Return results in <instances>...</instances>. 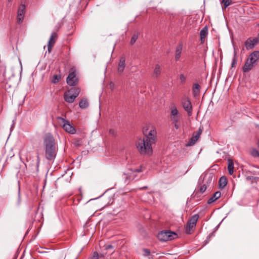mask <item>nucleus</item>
Listing matches in <instances>:
<instances>
[{
	"label": "nucleus",
	"instance_id": "a19ab883",
	"mask_svg": "<svg viewBox=\"0 0 259 259\" xmlns=\"http://www.w3.org/2000/svg\"><path fill=\"white\" fill-rule=\"evenodd\" d=\"M175 127L176 128V129H178L179 128V125L178 124H177V123H175Z\"/></svg>",
	"mask_w": 259,
	"mask_h": 259
},
{
	"label": "nucleus",
	"instance_id": "6ab92c4d",
	"mask_svg": "<svg viewBox=\"0 0 259 259\" xmlns=\"http://www.w3.org/2000/svg\"><path fill=\"white\" fill-rule=\"evenodd\" d=\"M200 86L197 83H195L193 84L192 91L194 97H197L200 94Z\"/></svg>",
	"mask_w": 259,
	"mask_h": 259
},
{
	"label": "nucleus",
	"instance_id": "7c9ffc66",
	"mask_svg": "<svg viewBox=\"0 0 259 259\" xmlns=\"http://www.w3.org/2000/svg\"><path fill=\"white\" fill-rule=\"evenodd\" d=\"M142 251L143 252V255L144 256H148L150 255V250L148 248H143Z\"/></svg>",
	"mask_w": 259,
	"mask_h": 259
},
{
	"label": "nucleus",
	"instance_id": "79ce46f5",
	"mask_svg": "<svg viewBox=\"0 0 259 259\" xmlns=\"http://www.w3.org/2000/svg\"><path fill=\"white\" fill-rule=\"evenodd\" d=\"M211 180H212V177H209L208 181H209V182L210 183Z\"/></svg>",
	"mask_w": 259,
	"mask_h": 259
},
{
	"label": "nucleus",
	"instance_id": "20e7f679",
	"mask_svg": "<svg viewBox=\"0 0 259 259\" xmlns=\"http://www.w3.org/2000/svg\"><path fill=\"white\" fill-rule=\"evenodd\" d=\"M79 90L77 88L71 89L67 92L64 93V98L66 102L69 103H72L74 102L75 99L79 95Z\"/></svg>",
	"mask_w": 259,
	"mask_h": 259
},
{
	"label": "nucleus",
	"instance_id": "4c0bfd02",
	"mask_svg": "<svg viewBox=\"0 0 259 259\" xmlns=\"http://www.w3.org/2000/svg\"><path fill=\"white\" fill-rule=\"evenodd\" d=\"M180 79L182 82H184L186 80V77L183 74H181L180 75Z\"/></svg>",
	"mask_w": 259,
	"mask_h": 259
},
{
	"label": "nucleus",
	"instance_id": "4468645a",
	"mask_svg": "<svg viewBox=\"0 0 259 259\" xmlns=\"http://www.w3.org/2000/svg\"><path fill=\"white\" fill-rule=\"evenodd\" d=\"M125 58L124 56H121L120 58L119 62L118 65L117 71L119 73L123 72L125 67Z\"/></svg>",
	"mask_w": 259,
	"mask_h": 259
},
{
	"label": "nucleus",
	"instance_id": "49530a36",
	"mask_svg": "<svg viewBox=\"0 0 259 259\" xmlns=\"http://www.w3.org/2000/svg\"><path fill=\"white\" fill-rule=\"evenodd\" d=\"M210 236H209L208 237V238H207V239H209L210 238Z\"/></svg>",
	"mask_w": 259,
	"mask_h": 259
},
{
	"label": "nucleus",
	"instance_id": "de8ad7c7",
	"mask_svg": "<svg viewBox=\"0 0 259 259\" xmlns=\"http://www.w3.org/2000/svg\"><path fill=\"white\" fill-rule=\"evenodd\" d=\"M258 36H259V33H258Z\"/></svg>",
	"mask_w": 259,
	"mask_h": 259
},
{
	"label": "nucleus",
	"instance_id": "a878e982",
	"mask_svg": "<svg viewBox=\"0 0 259 259\" xmlns=\"http://www.w3.org/2000/svg\"><path fill=\"white\" fill-rule=\"evenodd\" d=\"M170 114L171 117L179 116L178 110L176 106L172 105L170 107Z\"/></svg>",
	"mask_w": 259,
	"mask_h": 259
},
{
	"label": "nucleus",
	"instance_id": "423d86ee",
	"mask_svg": "<svg viewBox=\"0 0 259 259\" xmlns=\"http://www.w3.org/2000/svg\"><path fill=\"white\" fill-rule=\"evenodd\" d=\"M181 104L184 109L187 112L188 115L191 116L193 108L190 98L187 96H184L182 98Z\"/></svg>",
	"mask_w": 259,
	"mask_h": 259
},
{
	"label": "nucleus",
	"instance_id": "2f4dec72",
	"mask_svg": "<svg viewBox=\"0 0 259 259\" xmlns=\"http://www.w3.org/2000/svg\"><path fill=\"white\" fill-rule=\"evenodd\" d=\"M236 54L235 52H234V58L233 59V60H232V64H231V66L232 67H235V65L237 63V60H236Z\"/></svg>",
	"mask_w": 259,
	"mask_h": 259
},
{
	"label": "nucleus",
	"instance_id": "b1692460",
	"mask_svg": "<svg viewBox=\"0 0 259 259\" xmlns=\"http://www.w3.org/2000/svg\"><path fill=\"white\" fill-rule=\"evenodd\" d=\"M255 42L256 41H255L254 40H247L245 42V47L246 49L248 50L253 49Z\"/></svg>",
	"mask_w": 259,
	"mask_h": 259
},
{
	"label": "nucleus",
	"instance_id": "bb28decb",
	"mask_svg": "<svg viewBox=\"0 0 259 259\" xmlns=\"http://www.w3.org/2000/svg\"><path fill=\"white\" fill-rule=\"evenodd\" d=\"M61 76L60 74H54L53 76L52 82L54 84L58 83L61 79Z\"/></svg>",
	"mask_w": 259,
	"mask_h": 259
},
{
	"label": "nucleus",
	"instance_id": "5701e85b",
	"mask_svg": "<svg viewBox=\"0 0 259 259\" xmlns=\"http://www.w3.org/2000/svg\"><path fill=\"white\" fill-rule=\"evenodd\" d=\"M161 73V69L159 65L156 64L155 66L153 75L154 77H158L159 76Z\"/></svg>",
	"mask_w": 259,
	"mask_h": 259
},
{
	"label": "nucleus",
	"instance_id": "c9c22d12",
	"mask_svg": "<svg viewBox=\"0 0 259 259\" xmlns=\"http://www.w3.org/2000/svg\"><path fill=\"white\" fill-rule=\"evenodd\" d=\"M99 255L98 253L96 251L93 253L92 256L90 258V259H99Z\"/></svg>",
	"mask_w": 259,
	"mask_h": 259
},
{
	"label": "nucleus",
	"instance_id": "c756f323",
	"mask_svg": "<svg viewBox=\"0 0 259 259\" xmlns=\"http://www.w3.org/2000/svg\"><path fill=\"white\" fill-rule=\"evenodd\" d=\"M138 38V35L137 33H135L132 37L130 43L131 45H133L137 40Z\"/></svg>",
	"mask_w": 259,
	"mask_h": 259
},
{
	"label": "nucleus",
	"instance_id": "6e6552de",
	"mask_svg": "<svg viewBox=\"0 0 259 259\" xmlns=\"http://www.w3.org/2000/svg\"><path fill=\"white\" fill-rule=\"evenodd\" d=\"M57 119L61 121L63 123L62 127L66 132L70 134H74L76 133L75 127L70 124L69 121L65 120L64 118L61 117H57Z\"/></svg>",
	"mask_w": 259,
	"mask_h": 259
},
{
	"label": "nucleus",
	"instance_id": "473e14b6",
	"mask_svg": "<svg viewBox=\"0 0 259 259\" xmlns=\"http://www.w3.org/2000/svg\"><path fill=\"white\" fill-rule=\"evenodd\" d=\"M171 119L174 123H178L180 120V116L171 117Z\"/></svg>",
	"mask_w": 259,
	"mask_h": 259
},
{
	"label": "nucleus",
	"instance_id": "412c9836",
	"mask_svg": "<svg viewBox=\"0 0 259 259\" xmlns=\"http://www.w3.org/2000/svg\"><path fill=\"white\" fill-rule=\"evenodd\" d=\"M36 157H37V159H36L35 165L34 166V168H31V170H32V172L33 173L37 174L39 171V166L40 160V158H39L38 154L37 155Z\"/></svg>",
	"mask_w": 259,
	"mask_h": 259
},
{
	"label": "nucleus",
	"instance_id": "393cba45",
	"mask_svg": "<svg viewBox=\"0 0 259 259\" xmlns=\"http://www.w3.org/2000/svg\"><path fill=\"white\" fill-rule=\"evenodd\" d=\"M234 163L233 161L231 160H228V172L230 175H232L234 172Z\"/></svg>",
	"mask_w": 259,
	"mask_h": 259
},
{
	"label": "nucleus",
	"instance_id": "c03bdc74",
	"mask_svg": "<svg viewBox=\"0 0 259 259\" xmlns=\"http://www.w3.org/2000/svg\"><path fill=\"white\" fill-rule=\"evenodd\" d=\"M146 188H147V187H144L142 188L141 189H146Z\"/></svg>",
	"mask_w": 259,
	"mask_h": 259
},
{
	"label": "nucleus",
	"instance_id": "9b49d317",
	"mask_svg": "<svg viewBox=\"0 0 259 259\" xmlns=\"http://www.w3.org/2000/svg\"><path fill=\"white\" fill-rule=\"evenodd\" d=\"M67 84L70 86H75L78 82V78L75 71H72L68 74L66 79Z\"/></svg>",
	"mask_w": 259,
	"mask_h": 259
},
{
	"label": "nucleus",
	"instance_id": "a18cd8bd",
	"mask_svg": "<svg viewBox=\"0 0 259 259\" xmlns=\"http://www.w3.org/2000/svg\"><path fill=\"white\" fill-rule=\"evenodd\" d=\"M8 1L9 3H11V2H12V0H8Z\"/></svg>",
	"mask_w": 259,
	"mask_h": 259
},
{
	"label": "nucleus",
	"instance_id": "aec40b11",
	"mask_svg": "<svg viewBox=\"0 0 259 259\" xmlns=\"http://www.w3.org/2000/svg\"><path fill=\"white\" fill-rule=\"evenodd\" d=\"M89 102L87 99H82L79 103V106L81 109H86L89 106Z\"/></svg>",
	"mask_w": 259,
	"mask_h": 259
},
{
	"label": "nucleus",
	"instance_id": "f704fd0d",
	"mask_svg": "<svg viewBox=\"0 0 259 259\" xmlns=\"http://www.w3.org/2000/svg\"><path fill=\"white\" fill-rule=\"evenodd\" d=\"M105 248L106 250L111 249L112 250L111 252V253H112L114 251V250H113L114 247L112 245H110V244L105 245Z\"/></svg>",
	"mask_w": 259,
	"mask_h": 259
},
{
	"label": "nucleus",
	"instance_id": "39448f33",
	"mask_svg": "<svg viewBox=\"0 0 259 259\" xmlns=\"http://www.w3.org/2000/svg\"><path fill=\"white\" fill-rule=\"evenodd\" d=\"M177 236L175 232L162 231L158 234L157 238L160 241L165 242L174 239Z\"/></svg>",
	"mask_w": 259,
	"mask_h": 259
},
{
	"label": "nucleus",
	"instance_id": "2eb2a0df",
	"mask_svg": "<svg viewBox=\"0 0 259 259\" xmlns=\"http://www.w3.org/2000/svg\"><path fill=\"white\" fill-rule=\"evenodd\" d=\"M208 34V29L206 26L203 27L200 32V41L201 44H203L205 41V37Z\"/></svg>",
	"mask_w": 259,
	"mask_h": 259
},
{
	"label": "nucleus",
	"instance_id": "dca6fc26",
	"mask_svg": "<svg viewBox=\"0 0 259 259\" xmlns=\"http://www.w3.org/2000/svg\"><path fill=\"white\" fill-rule=\"evenodd\" d=\"M183 49V44L180 43L176 47L175 51V59L178 61L180 59Z\"/></svg>",
	"mask_w": 259,
	"mask_h": 259
},
{
	"label": "nucleus",
	"instance_id": "ea45409f",
	"mask_svg": "<svg viewBox=\"0 0 259 259\" xmlns=\"http://www.w3.org/2000/svg\"><path fill=\"white\" fill-rule=\"evenodd\" d=\"M199 137H200V133H197L196 135L193 136L194 138H197V141L198 140Z\"/></svg>",
	"mask_w": 259,
	"mask_h": 259
},
{
	"label": "nucleus",
	"instance_id": "a211bd4d",
	"mask_svg": "<svg viewBox=\"0 0 259 259\" xmlns=\"http://www.w3.org/2000/svg\"><path fill=\"white\" fill-rule=\"evenodd\" d=\"M221 196V193L220 191H217L213 195L207 200V203L210 204L218 199Z\"/></svg>",
	"mask_w": 259,
	"mask_h": 259
},
{
	"label": "nucleus",
	"instance_id": "f257e3e1",
	"mask_svg": "<svg viewBox=\"0 0 259 259\" xmlns=\"http://www.w3.org/2000/svg\"><path fill=\"white\" fill-rule=\"evenodd\" d=\"M45 146V156L50 161L53 160L56 156L57 151L55 140L51 134L46 135L44 140Z\"/></svg>",
	"mask_w": 259,
	"mask_h": 259
},
{
	"label": "nucleus",
	"instance_id": "4be33fe9",
	"mask_svg": "<svg viewBox=\"0 0 259 259\" xmlns=\"http://www.w3.org/2000/svg\"><path fill=\"white\" fill-rule=\"evenodd\" d=\"M219 187L221 189H223L227 184V180L225 177H222L220 178L219 181Z\"/></svg>",
	"mask_w": 259,
	"mask_h": 259
},
{
	"label": "nucleus",
	"instance_id": "f3484780",
	"mask_svg": "<svg viewBox=\"0 0 259 259\" xmlns=\"http://www.w3.org/2000/svg\"><path fill=\"white\" fill-rule=\"evenodd\" d=\"M254 65V64L247 59L242 68L243 72L245 73L249 72L253 68Z\"/></svg>",
	"mask_w": 259,
	"mask_h": 259
},
{
	"label": "nucleus",
	"instance_id": "ddd939ff",
	"mask_svg": "<svg viewBox=\"0 0 259 259\" xmlns=\"http://www.w3.org/2000/svg\"><path fill=\"white\" fill-rule=\"evenodd\" d=\"M253 64L255 65L259 60V51H254L251 53L247 59Z\"/></svg>",
	"mask_w": 259,
	"mask_h": 259
},
{
	"label": "nucleus",
	"instance_id": "9d476101",
	"mask_svg": "<svg viewBox=\"0 0 259 259\" xmlns=\"http://www.w3.org/2000/svg\"><path fill=\"white\" fill-rule=\"evenodd\" d=\"M140 168H136L135 169H129L126 172L123 174L125 179V183H128L131 180H134L137 176V174L141 171Z\"/></svg>",
	"mask_w": 259,
	"mask_h": 259
},
{
	"label": "nucleus",
	"instance_id": "37998d69",
	"mask_svg": "<svg viewBox=\"0 0 259 259\" xmlns=\"http://www.w3.org/2000/svg\"><path fill=\"white\" fill-rule=\"evenodd\" d=\"M198 133H200V134H201V131L200 130H199L198 131Z\"/></svg>",
	"mask_w": 259,
	"mask_h": 259
},
{
	"label": "nucleus",
	"instance_id": "f8f14e48",
	"mask_svg": "<svg viewBox=\"0 0 259 259\" xmlns=\"http://www.w3.org/2000/svg\"><path fill=\"white\" fill-rule=\"evenodd\" d=\"M58 38V34L56 32H53L52 33L48 44V51L49 53H51L52 51V48L55 45Z\"/></svg>",
	"mask_w": 259,
	"mask_h": 259
},
{
	"label": "nucleus",
	"instance_id": "7ed1b4c3",
	"mask_svg": "<svg viewBox=\"0 0 259 259\" xmlns=\"http://www.w3.org/2000/svg\"><path fill=\"white\" fill-rule=\"evenodd\" d=\"M143 134L147 141L151 144H155L157 140V132L155 128L150 125H145L143 128Z\"/></svg>",
	"mask_w": 259,
	"mask_h": 259
},
{
	"label": "nucleus",
	"instance_id": "c85d7f7f",
	"mask_svg": "<svg viewBox=\"0 0 259 259\" xmlns=\"http://www.w3.org/2000/svg\"><path fill=\"white\" fill-rule=\"evenodd\" d=\"M225 8L233 4L232 0H222Z\"/></svg>",
	"mask_w": 259,
	"mask_h": 259
},
{
	"label": "nucleus",
	"instance_id": "72a5a7b5",
	"mask_svg": "<svg viewBox=\"0 0 259 259\" xmlns=\"http://www.w3.org/2000/svg\"><path fill=\"white\" fill-rule=\"evenodd\" d=\"M251 155L255 157L259 156V152L257 150L254 149L251 151Z\"/></svg>",
	"mask_w": 259,
	"mask_h": 259
},
{
	"label": "nucleus",
	"instance_id": "1a4fd4ad",
	"mask_svg": "<svg viewBox=\"0 0 259 259\" xmlns=\"http://www.w3.org/2000/svg\"><path fill=\"white\" fill-rule=\"evenodd\" d=\"M26 0H22V4L19 7L18 11H17V22L18 24H21L24 20L25 13V9L26 6L24 4L26 2Z\"/></svg>",
	"mask_w": 259,
	"mask_h": 259
},
{
	"label": "nucleus",
	"instance_id": "f03ea898",
	"mask_svg": "<svg viewBox=\"0 0 259 259\" xmlns=\"http://www.w3.org/2000/svg\"><path fill=\"white\" fill-rule=\"evenodd\" d=\"M152 145L147 140L143 138L138 139L136 142V148L142 155H151L153 153Z\"/></svg>",
	"mask_w": 259,
	"mask_h": 259
},
{
	"label": "nucleus",
	"instance_id": "e433bc0d",
	"mask_svg": "<svg viewBox=\"0 0 259 259\" xmlns=\"http://www.w3.org/2000/svg\"><path fill=\"white\" fill-rule=\"evenodd\" d=\"M207 189V186L206 184H204L202 186H201L200 188V191L201 192V193H203L205 191V190H206Z\"/></svg>",
	"mask_w": 259,
	"mask_h": 259
},
{
	"label": "nucleus",
	"instance_id": "cd10ccee",
	"mask_svg": "<svg viewBox=\"0 0 259 259\" xmlns=\"http://www.w3.org/2000/svg\"><path fill=\"white\" fill-rule=\"evenodd\" d=\"M197 141V138H194L193 136L190 139L186 144L187 146H192L194 145Z\"/></svg>",
	"mask_w": 259,
	"mask_h": 259
},
{
	"label": "nucleus",
	"instance_id": "58836bf2",
	"mask_svg": "<svg viewBox=\"0 0 259 259\" xmlns=\"http://www.w3.org/2000/svg\"><path fill=\"white\" fill-rule=\"evenodd\" d=\"M109 134L112 135V136H114L115 134V132L114 130H112V129H111L109 130Z\"/></svg>",
	"mask_w": 259,
	"mask_h": 259
},
{
	"label": "nucleus",
	"instance_id": "0eeeda50",
	"mask_svg": "<svg viewBox=\"0 0 259 259\" xmlns=\"http://www.w3.org/2000/svg\"><path fill=\"white\" fill-rule=\"evenodd\" d=\"M199 217V216L198 214H195L192 216L188 221L185 230V232L187 234H190L191 233V230L195 228Z\"/></svg>",
	"mask_w": 259,
	"mask_h": 259
}]
</instances>
